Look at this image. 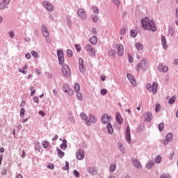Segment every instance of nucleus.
<instances>
[{
	"label": "nucleus",
	"mask_w": 178,
	"mask_h": 178,
	"mask_svg": "<svg viewBox=\"0 0 178 178\" xmlns=\"http://www.w3.org/2000/svg\"><path fill=\"white\" fill-rule=\"evenodd\" d=\"M56 151H57V154H58V157L63 158V157L65 156V153L62 150H60V149L57 147Z\"/></svg>",
	"instance_id": "obj_28"
},
{
	"label": "nucleus",
	"mask_w": 178,
	"mask_h": 178,
	"mask_svg": "<svg viewBox=\"0 0 178 178\" xmlns=\"http://www.w3.org/2000/svg\"><path fill=\"white\" fill-rule=\"evenodd\" d=\"M120 35H126V29L122 28V29H120Z\"/></svg>",
	"instance_id": "obj_54"
},
{
	"label": "nucleus",
	"mask_w": 178,
	"mask_h": 178,
	"mask_svg": "<svg viewBox=\"0 0 178 178\" xmlns=\"http://www.w3.org/2000/svg\"><path fill=\"white\" fill-rule=\"evenodd\" d=\"M92 19L93 23H97V22H98L99 17L98 15H93L92 17Z\"/></svg>",
	"instance_id": "obj_48"
},
{
	"label": "nucleus",
	"mask_w": 178,
	"mask_h": 178,
	"mask_svg": "<svg viewBox=\"0 0 178 178\" xmlns=\"http://www.w3.org/2000/svg\"><path fill=\"white\" fill-rule=\"evenodd\" d=\"M79 65L81 73H84V72H86V67H84V60H83L82 58H79Z\"/></svg>",
	"instance_id": "obj_13"
},
{
	"label": "nucleus",
	"mask_w": 178,
	"mask_h": 178,
	"mask_svg": "<svg viewBox=\"0 0 178 178\" xmlns=\"http://www.w3.org/2000/svg\"><path fill=\"white\" fill-rule=\"evenodd\" d=\"M107 129L108 134H113V127H112V124H107Z\"/></svg>",
	"instance_id": "obj_25"
},
{
	"label": "nucleus",
	"mask_w": 178,
	"mask_h": 178,
	"mask_svg": "<svg viewBox=\"0 0 178 178\" xmlns=\"http://www.w3.org/2000/svg\"><path fill=\"white\" fill-rule=\"evenodd\" d=\"M175 156V152H172L170 154V156H169V159L170 161H172V159H173V156Z\"/></svg>",
	"instance_id": "obj_62"
},
{
	"label": "nucleus",
	"mask_w": 178,
	"mask_h": 178,
	"mask_svg": "<svg viewBox=\"0 0 178 178\" xmlns=\"http://www.w3.org/2000/svg\"><path fill=\"white\" fill-rule=\"evenodd\" d=\"M155 111L156 113H158V112L161 111V104H159L158 103L156 104Z\"/></svg>",
	"instance_id": "obj_42"
},
{
	"label": "nucleus",
	"mask_w": 178,
	"mask_h": 178,
	"mask_svg": "<svg viewBox=\"0 0 178 178\" xmlns=\"http://www.w3.org/2000/svg\"><path fill=\"white\" fill-rule=\"evenodd\" d=\"M41 32L43 34V37L45 38H48V37H49V31H48V29H47V26H45V24L42 25Z\"/></svg>",
	"instance_id": "obj_9"
},
{
	"label": "nucleus",
	"mask_w": 178,
	"mask_h": 178,
	"mask_svg": "<svg viewBox=\"0 0 178 178\" xmlns=\"http://www.w3.org/2000/svg\"><path fill=\"white\" fill-rule=\"evenodd\" d=\"M60 149L65 151L67 148V140L66 139L63 140V143L60 145Z\"/></svg>",
	"instance_id": "obj_20"
},
{
	"label": "nucleus",
	"mask_w": 178,
	"mask_h": 178,
	"mask_svg": "<svg viewBox=\"0 0 178 178\" xmlns=\"http://www.w3.org/2000/svg\"><path fill=\"white\" fill-rule=\"evenodd\" d=\"M168 34L170 35V37H173V35L175 34V29H173L172 27H170L168 29Z\"/></svg>",
	"instance_id": "obj_35"
},
{
	"label": "nucleus",
	"mask_w": 178,
	"mask_h": 178,
	"mask_svg": "<svg viewBox=\"0 0 178 178\" xmlns=\"http://www.w3.org/2000/svg\"><path fill=\"white\" fill-rule=\"evenodd\" d=\"M159 131H163V129H165V123L163 122H161L159 124Z\"/></svg>",
	"instance_id": "obj_34"
},
{
	"label": "nucleus",
	"mask_w": 178,
	"mask_h": 178,
	"mask_svg": "<svg viewBox=\"0 0 178 178\" xmlns=\"http://www.w3.org/2000/svg\"><path fill=\"white\" fill-rule=\"evenodd\" d=\"M44 75L48 77V79H52V75L49 72H44Z\"/></svg>",
	"instance_id": "obj_63"
},
{
	"label": "nucleus",
	"mask_w": 178,
	"mask_h": 178,
	"mask_svg": "<svg viewBox=\"0 0 178 178\" xmlns=\"http://www.w3.org/2000/svg\"><path fill=\"white\" fill-rule=\"evenodd\" d=\"M6 3H3V1H2L1 3H0V10H3V9H5V8H6Z\"/></svg>",
	"instance_id": "obj_43"
},
{
	"label": "nucleus",
	"mask_w": 178,
	"mask_h": 178,
	"mask_svg": "<svg viewBox=\"0 0 178 178\" xmlns=\"http://www.w3.org/2000/svg\"><path fill=\"white\" fill-rule=\"evenodd\" d=\"M25 58H26V59H31V54L30 53H26V54H25Z\"/></svg>",
	"instance_id": "obj_61"
},
{
	"label": "nucleus",
	"mask_w": 178,
	"mask_h": 178,
	"mask_svg": "<svg viewBox=\"0 0 178 178\" xmlns=\"http://www.w3.org/2000/svg\"><path fill=\"white\" fill-rule=\"evenodd\" d=\"M155 163H154L153 160L149 161L146 164L147 169H151V168H153L154 166Z\"/></svg>",
	"instance_id": "obj_26"
},
{
	"label": "nucleus",
	"mask_w": 178,
	"mask_h": 178,
	"mask_svg": "<svg viewBox=\"0 0 178 178\" xmlns=\"http://www.w3.org/2000/svg\"><path fill=\"white\" fill-rule=\"evenodd\" d=\"M20 113H19V116L20 118H24V113H26V110H24V108H22L20 109Z\"/></svg>",
	"instance_id": "obj_39"
},
{
	"label": "nucleus",
	"mask_w": 178,
	"mask_h": 178,
	"mask_svg": "<svg viewBox=\"0 0 178 178\" xmlns=\"http://www.w3.org/2000/svg\"><path fill=\"white\" fill-rule=\"evenodd\" d=\"M35 149L38 151V152H41V147H40L39 142H35Z\"/></svg>",
	"instance_id": "obj_31"
},
{
	"label": "nucleus",
	"mask_w": 178,
	"mask_h": 178,
	"mask_svg": "<svg viewBox=\"0 0 178 178\" xmlns=\"http://www.w3.org/2000/svg\"><path fill=\"white\" fill-rule=\"evenodd\" d=\"M131 84L133 86V87H136L137 86V83H136V79H132L130 81Z\"/></svg>",
	"instance_id": "obj_50"
},
{
	"label": "nucleus",
	"mask_w": 178,
	"mask_h": 178,
	"mask_svg": "<svg viewBox=\"0 0 178 178\" xmlns=\"http://www.w3.org/2000/svg\"><path fill=\"white\" fill-rule=\"evenodd\" d=\"M77 15L81 17L82 20H86V18L87 17V15H86V11H84V9L79 8L77 11Z\"/></svg>",
	"instance_id": "obj_10"
},
{
	"label": "nucleus",
	"mask_w": 178,
	"mask_h": 178,
	"mask_svg": "<svg viewBox=\"0 0 178 178\" xmlns=\"http://www.w3.org/2000/svg\"><path fill=\"white\" fill-rule=\"evenodd\" d=\"M89 51L92 56H95V49H94V47H92Z\"/></svg>",
	"instance_id": "obj_59"
},
{
	"label": "nucleus",
	"mask_w": 178,
	"mask_h": 178,
	"mask_svg": "<svg viewBox=\"0 0 178 178\" xmlns=\"http://www.w3.org/2000/svg\"><path fill=\"white\" fill-rule=\"evenodd\" d=\"M152 113H151V111H149L146 113V118H145V122H147V123H149V122H151V120H152Z\"/></svg>",
	"instance_id": "obj_19"
},
{
	"label": "nucleus",
	"mask_w": 178,
	"mask_h": 178,
	"mask_svg": "<svg viewBox=\"0 0 178 178\" xmlns=\"http://www.w3.org/2000/svg\"><path fill=\"white\" fill-rule=\"evenodd\" d=\"M155 163H161L162 162V156L161 155H157L154 159Z\"/></svg>",
	"instance_id": "obj_29"
},
{
	"label": "nucleus",
	"mask_w": 178,
	"mask_h": 178,
	"mask_svg": "<svg viewBox=\"0 0 178 178\" xmlns=\"http://www.w3.org/2000/svg\"><path fill=\"white\" fill-rule=\"evenodd\" d=\"M74 47L77 52H80V51H81V46H80L79 44H75Z\"/></svg>",
	"instance_id": "obj_49"
},
{
	"label": "nucleus",
	"mask_w": 178,
	"mask_h": 178,
	"mask_svg": "<svg viewBox=\"0 0 178 178\" xmlns=\"http://www.w3.org/2000/svg\"><path fill=\"white\" fill-rule=\"evenodd\" d=\"M74 90L75 92H79V91H80V84H79V83H76L74 85Z\"/></svg>",
	"instance_id": "obj_32"
},
{
	"label": "nucleus",
	"mask_w": 178,
	"mask_h": 178,
	"mask_svg": "<svg viewBox=\"0 0 178 178\" xmlns=\"http://www.w3.org/2000/svg\"><path fill=\"white\" fill-rule=\"evenodd\" d=\"M92 48L91 44H86V51H90Z\"/></svg>",
	"instance_id": "obj_60"
},
{
	"label": "nucleus",
	"mask_w": 178,
	"mask_h": 178,
	"mask_svg": "<svg viewBox=\"0 0 178 178\" xmlns=\"http://www.w3.org/2000/svg\"><path fill=\"white\" fill-rule=\"evenodd\" d=\"M128 60L129 62V63H133V56H131V54L128 55Z\"/></svg>",
	"instance_id": "obj_55"
},
{
	"label": "nucleus",
	"mask_w": 178,
	"mask_h": 178,
	"mask_svg": "<svg viewBox=\"0 0 178 178\" xmlns=\"http://www.w3.org/2000/svg\"><path fill=\"white\" fill-rule=\"evenodd\" d=\"M120 151L122 153L124 154V152H126V151L124 150V147H123V145L121 143L120 144V145L118 146Z\"/></svg>",
	"instance_id": "obj_41"
},
{
	"label": "nucleus",
	"mask_w": 178,
	"mask_h": 178,
	"mask_svg": "<svg viewBox=\"0 0 178 178\" xmlns=\"http://www.w3.org/2000/svg\"><path fill=\"white\" fill-rule=\"evenodd\" d=\"M57 56H58V58L65 57V55L63 54V51L57 50Z\"/></svg>",
	"instance_id": "obj_33"
},
{
	"label": "nucleus",
	"mask_w": 178,
	"mask_h": 178,
	"mask_svg": "<svg viewBox=\"0 0 178 178\" xmlns=\"http://www.w3.org/2000/svg\"><path fill=\"white\" fill-rule=\"evenodd\" d=\"M108 55L109 56H112L113 59H115V58H116V50L108 51Z\"/></svg>",
	"instance_id": "obj_30"
},
{
	"label": "nucleus",
	"mask_w": 178,
	"mask_h": 178,
	"mask_svg": "<svg viewBox=\"0 0 178 178\" xmlns=\"http://www.w3.org/2000/svg\"><path fill=\"white\" fill-rule=\"evenodd\" d=\"M171 140H173V134L169 133L165 136V140H163L164 145H168L170 143Z\"/></svg>",
	"instance_id": "obj_11"
},
{
	"label": "nucleus",
	"mask_w": 178,
	"mask_h": 178,
	"mask_svg": "<svg viewBox=\"0 0 178 178\" xmlns=\"http://www.w3.org/2000/svg\"><path fill=\"white\" fill-rule=\"evenodd\" d=\"M111 118L107 113L103 114L102 115V123L104 124H108V122H111Z\"/></svg>",
	"instance_id": "obj_8"
},
{
	"label": "nucleus",
	"mask_w": 178,
	"mask_h": 178,
	"mask_svg": "<svg viewBox=\"0 0 178 178\" xmlns=\"http://www.w3.org/2000/svg\"><path fill=\"white\" fill-rule=\"evenodd\" d=\"M161 44L163 45V49H168V42L166 41V38L165 35L161 36Z\"/></svg>",
	"instance_id": "obj_18"
},
{
	"label": "nucleus",
	"mask_w": 178,
	"mask_h": 178,
	"mask_svg": "<svg viewBox=\"0 0 178 178\" xmlns=\"http://www.w3.org/2000/svg\"><path fill=\"white\" fill-rule=\"evenodd\" d=\"M33 101L36 104H40V99H38V97H37V96L33 97Z\"/></svg>",
	"instance_id": "obj_57"
},
{
	"label": "nucleus",
	"mask_w": 178,
	"mask_h": 178,
	"mask_svg": "<svg viewBox=\"0 0 178 178\" xmlns=\"http://www.w3.org/2000/svg\"><path fill=\"white\" fill-rule=\"evenodd\" d=\"M113 2L116 6H120V0H113Z\"/></svg>",
	"instance_id": "obj_51"
},
{
	"label": "nucleus",
	"mask_w": 178,
	"mask_h": 178,
	"mask_svg": "<svg viewBox=\"0 0 178 178\" xmlns=\"http://www.w3.org/2000/svg\"><path fill=\"white\" fill-rule=\"evenodd\" d=\"M62 73L65 77H70L72 74V71L70 70V67L67 64H64L62 67Z\"/></svg>",
	"instance_id": "obj_4"
},
{
	"label": "nucleus",
	"mask_w": 178,
	"mask_h": 178,
	"mask_svg": "<svg viewBox=\"0 0 178 178\" xmlns=\"http://www.w3.org/2000/svg\"><path fill=\"white\" fill-rule=\"evenodd\" d=\"M133 162H134V166H136V168H137L138 169H141V168H143V166L141 165V163H140L138 160L134 159L133 160Z\"/></svg>",
	"instance_id": "obj_23"
},
{
	"label": "nucleus",
	"mask_w": 178,
	"mask_h": 178,
	"mask_svg": "<svg viewBox=\"0 0 178 178\" xmlns=\"http://www.w3.org/2000/svg\"><path fill=\"white\" fill-rule=\"evenodd\" d=\"M135 47L138 51H143L144 49V46L140 42L136 43Z\"/></svg>",
	"instance_id": "obj_27"
},
{
	"label": "nucleus",
	"mask_w": 178,
	"mask_h": 178,
	"mask_svg": "<svg viewBox=\"0 0 178 178\" xmlns=\"http://www.w3.org/2000/svg\"><path fill=\"white\" fill-rule=\"evenodd\" d=\"M125 138L127 143L131 142V133L130 132V127L127 126L126 129Z\"/></svg>",
	"instance_id": "obj_12"
},
{
	"label": "nucleus",
	"mask_w": 178,
	"mask_h": 178,
	"mask_svg": "<svg viewBox=\"0 0 178 178\" xmlns=\"http://www.w3.org/2000/svg\"><path fill=\"white\" fill-rule=\"evenodd\" d=\"M143 28L145 30H151L153 32L156 31L157 28L155 26V22L153 20H150L149 17H145L141 19Z\"/></svg>",
	"instance_id": "obj_1"
},
{
	"label": "nucleus",
	"mask_w": 178,
	"mask_h": 178,
	"mask_svg": "<svg viewBox=\"0 0 178 178\" xmlns=\"http://www.w3.org/2000/svg\"><path fill=\"white\" fill-rule=\"evenodd\" d=\"M31 55L33 56V58H38V53H37L35 51H32Z\"/></svg>",
	"instance_id": "obj_53"
},
{
	"label": "nucleus",
	"mask_w": 178,
	"mask_h": 178,
	"mask_svg": "<svg viewBox=\"0 0 178 178\" xmlns=\"http://www.w3.org/2000/svg\"><path fill=\"white\" fill-rule=\"evenodd\" d=\"M115 122L118 123V124H122V123H123V118H122L120 113H116Z\"/></svg>",
	"instance_id": "obj_15"
},
{
	"label": "nucleus",
	"mask_w": 178,
	"mask_h": 178,
	"mask_svg": "<svg viewBox=\"0 0 178 178\" xmlns=\"http://www.w3.org/2000/svg\"><path fill=\"white\" fill-rule=\"evenodd\" d=\"M42 6L44 9H47L48 12H54V6L51 3L48 1H43Z\"/></svg>",
	"instance_id": "obj_5"
},
{
	"label": "nucleus",
	"mask_w": 178,
	"mask_h": 178,
	"mask_svg": "<svg viewBox=\"0 0 178 178\" xmlns=\"http://www.w3.org/2000/svg\"><path fill=\"white\" fill-rule=\"evenodd\" d=\"M93 13H96L97 15H98V13H99V10L98 9V7L93 6Z\"/></svg>",
	"instance_id": "obj_52"
},
{
	"label": "nucleus",
	"mask_w": 178,
	"mask_h": 178,
	"mask_svg": "<svg viewBox=\"0 0 178 178\" xmlns=\"http://www.w3.org/2000/svg\"><path fill=\"white\" fill-rule=\"evenodd\" d=\"M90 44L92 45H97V42H98V38L97 36H92L90 39Z\"/></svg>",
	"instance_id": "obj_24"
},
{
	"label": "nucleus",
	"mask_w": 178,
	"mask_h": 178,
	"mask_svg": "<svg viewBox=\"0 0 178 178\" xmlns=\"http://www.w3.org/2000/svg\"><path fill=\"white\" fill-rule=\"evenodd\" d=\"M159 69H160V72H163V73H166V72L169 70V68L168 67V66L164 65L163 64L159 65Z\"/></svg>",
	"instance_id": "obj_21"
},
{
	"label": "nucleus",
	"mask_w": 178,
	"mask_h": 178,
	"mask_svg": "<svg viewBox=\"0 0 178 178\" xmlns=\"http://www.w3.org/2000/svg\"><path fill=\"white\" fill-rule=\"evenodd\" d=\"M84 152L81 149H79L76 153V159H79V161H81L84 159Z\"/></svg>",
	"instance_id": "obj_16"
},
{
	"label": "nucleus",
	"mask_w": 178,
	"mask_h": 178,
	"mask_svg": "<svg viewBox=\"0 0 178 178\" xmlns=\"http://www.w3.org/2000/svg\"><path fill=\"white\" fill-rule=\"evenodd\" d=\"M117 48H118V55L119 56H122V55H123V52H124L123 45L120 44L118 45Z\"/></svg>",
	"instance_id": "obj_17"
},
{
	"label": "nucleus",
	"mask_w": 178,
	"mask_h": 178,
	"mask_svg": "<svg viewBox=\"0 0 178 178\" xmlns=\"http://www.w3.org/2000/svg\"><path fill=\"white\" fill-rule=\"evenodd\" d=\"M58 63L62 66L65 63V57H60L58 58Z\"/></svg>",
	"instance_id": "obj_40"
},
{
	"label": "nucleus",
	"mask_w": 178,
	"mask_h": 178,
	"mask_svg": "<svg viewBox=\"0 0 178 178\" xmlns=\"http://www.w3.org/2000/svg\"><path fill=\"white\" fill-rule=\"evenodd\" d=\"M63 90L64 92H67L68 95H73V94H74L73 90L66 83L63 85Z\"/></svg>",
	"instance_id": "obj_6"
},
{
	"label": "nucleus",
	"mask_w": 178,
	"mask_h": 178,
	"mask_svg": "<svg viewBox=\"0 0 178 178\" xmlns=\"http://www.w3.org/2000/svg\"><path fill=\"white\" fill-rule=\"evenodd\" d=\"M73 172L76 177H80V172H79V171H77L76 170H74Z\"/></svg>",
	"instance_id": "obj_56"
},
{
	"label": "nucleus",
	"mask_w": 178,
	"mask_h": 178,
	"mask_svg": "<svg viewBox=\"0 0 178 178\" xmlns=\"http://www.w3.org/2000/svg\"><path fill=\"white\" fill-rule=\"evenodd\" d=\"M87 170L92 176H97L98 175V168L97 167H88Z\"/></svg>",
	"instance_id": "obj_7"
},
{
	"label": "nucleus",
	"mask_w": 178,
	"mask_h": 178,
	"mask_svg": "<svg viewBox=\"0 0 178 178\" xmlns=\"http://www.w3.org/2000/svg\"><path fill=\"white\" fill-rule=\"evenodd\" d=\"M76 97L79 101H83V95L80 92H76Z\"/></svg>",
	"instance_id": "obj_44"
},
{
	"label": "nucleus",
	"mask_w": 178,
	"mask_h": 178,
	"mask_svg": "<svg viewBox=\"0 0 178 178\" xmlns=\"http://www.w3.org/2000/svg\"><path fill=\"white\" fill-rule=\"evenodd\" d=\"M9 36L10 37V38H13L15 37V32L13 31H10L9 32Z\"/></svg>",
	"instance_id": "obj_64"
},
{
	"label": "nucleus",
	"mask_w": 178,
	"mask_h": 178,
	"mask_svg": "<svg viewBox=\"0 0 178 178\" xmlns=\"http://www.w3.org/2000/svg\"><path fill=\"white\" fill-rule=\"evenodd\" d=\"M80 116H81V118L82 119V120H85L87 126H91V122H90L88 116H87L86 113H81Z\"/></svg>",
	"instance_id": "obj_14"
},
{
	"label": "nucleus",
	"mask_w": 178,
	"mask_h": 178,
	"mask_svg": "<svg viewBox=\"0 0 178 178\" xmlns=\"http://www.w3.org/2000/svg\"><path fill=\"white\" fill-rule=\"evenodd\" d=\"M148 67V63L147 62L146 58H143L140 64H138L136 66V70L137 72H140V69L143 70V72H145L147 70V68Z\"/></svg>",
	"instance_id": "obj_2"
},
{
	"label": "nucleus",
	"mask_w": 178,
	"mask_h": 178,
	"mask_svg": "<svg viewBox=\"0 0 178 178\" xmlns=\"http://www.w3.org/2000/svg\"><path fill=\"white\" fill-rule=\"evenodd\" d=\"M67 58H72L73 56V51L72 49L67 50Z\"/></svg>",
	"instance_id": "obj_36"
},
{
	"label": "nucleus",
	"mask_w": 178,
	"mask_h": 178,
	"mask_svg": "<svg viewBox=\"0 0 178 178\" xmlns=\"http://www.w3.org/2000/svg\"><path fill=\"white\" fill-rule=\"evenodd\" d=\"M115 170H116V165L111 164L110 166V171L113 172H115Z\"/></svg>",
	"instance_id": "obj_45"
},
{
	"label": "nucleus",
	"mask_w": 178,
	"mask_h": 178,
	"mask_svg": "<svg viewBox=\"0 0 178 178\" xmlns=\"http://www.w3.org/2000/svg\"><path fill=\"white\" fill-rule=\"evenodd\" d=\"M127 77L128 80H129V81L131 80H132V79H134V76H133V75H131V74H127Z\"/></svg>",
	"instance_id": "obj_58"
},
{
	"label": "nucleus",
	"mask_w": 178,
	"mask_h": 178,
	"mask_svg": "<svg viewBox=\"0 0 178 178\" xmlns=\"http://www.w3.org/2000/svg\"><path fill=\"white\" fill-rule=\"evenodd\" d=\"M175 101H176V97L173 96L169 99L168 102L170 105H173Z\"/></svg>",
	"instance_id": "obj_37"
},
{
	"label": "nucleus",
	"mask_w": 178,
	"mask_h": 178,
	"mask_svg": "<svg viewBox=\"0 0 178 178\" xmlns=\"http://www.w3.org/2000/svg\"><path fill=\"white\" fill-rule=\"evenodd\" d=\"M130 35L131 37H133V38H136V37H137V33H136V31L134 30H131Z\"/></svg>",
	"instance_id": "obj_47"
},
{
	"label": "nucleus",
	"mask_w": 178,
	"mask_h": 178,
	"mask_svg": "<svg viewBox=\"0 0 178 178\" xmlns=\"http://www.w3.org/2000/svg\"><path fill=\"white\" fill-rule=\"evenodd\" d=\"M100 93L102 95H106L108 94V90L105 88H103L100 90Z\"/></svg>",
	"instance_id": "obj_46"
},
{
	"label": "nucleus",
	"mask_w": 178,
	"mask_h": 178,
	"mask_svg": "<svg viewBox=\"0 0 178 178\" xmlns=\"http://www.w3.org/2000/svg\"><path fill=\"white\" fill-rule=\"evenodd\" d=\"M146 88L148 90L149 92H152V94L155 95L158 90V83L153 82L152 86L150 83H147Z\"/></svg>",
	"instance_id": "obj_3"
},
{
	"label": "nucleus",
	"mask_w": 178,
	"mask_h": 178,
	"mask_svg": "<svg viewBox=\"0 0 178 178\" xmlns=\"http://www.w3.org/2000/svg\"><path fill=\"white\" fill-rule=\"evenodd\" d=\"M97 118H95V116L92 114L89 115V122L91 124V123H97Z\"/></svg>",
	"instance_id": "obj_22"
},
{
	"label": "nucleus",
	"mask_w": 178,
	"mask_h": 178,
	"mask_svg": "<svg viewBox=\"0 0 178 178\" xmlns=\"http://www.w3.org/2000/svg\"><path fill=\"white\" fill-rule=\"evenodd\" d=\"M42 145L43 147V148H47V147L49 146V142L44 140L42 142Z\"/></svg>",
	"instance_id": "obj_38"
}]
</instances>
